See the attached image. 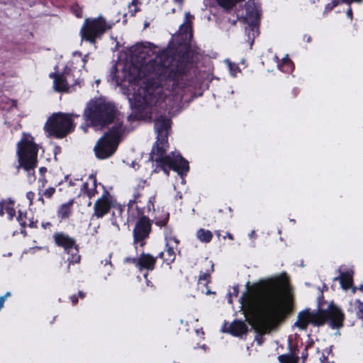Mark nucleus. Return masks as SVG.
<instances>
[{"label": "nucleus", "mask_w": 363, "mask_h": 363, "mask_svg": "<svg viewBox=\"0 0 363 363\" xmlns=\"http://www.w3.org/2000/svg\"><path fill=\"white\" fill-rule=\"evenodd\" d=\"M194 16L191 15L189 12H186L184 16V22L183 23H186L187 25H193V19Z\"/></svg>", "instance_id": "nucleus-41"}, {"label": "nucleus", "mask_w": 363, "mask_h": 363, "mask_svg": "<svg viewBox=\"0 0 363 363\" xmlns=\"http://www.w3.org/2000/svg\"><path fill=\"white\" fill-rule=\"evenodd\" d=\"M311 324L314 326H322L327 322L325 309H318L316 312H311Z\"/></svg>", "instance_id": "nucleus-23"}, {"label": "nucleus", "mask_w": 363, "mask_h": 363, "mask_svg": "<svg viewBox=\"0 0 363 363\" xmlns=\"http://www.w3.org/2000/svg\"><path fill=\"white\" fill-rule=\"evenodd\" d=\"M157 257H153L149 253L142 252L138 257H133L134 264L140 271H152L155 268Z\"/></svg>", "instance_id": "nucleus-17"}, {"label": "nucleus", "mask_w": 363, "mask_h": 363, "mask_svg": "<svg viewBox=\"0 0 363 363\" xmlns=\"http://www.w3.org/2000/svg\"><path fill=\"white\" fill-rule=\"evenodd\" d=\"M81 191L88 196V193L89 192V183L88 182H84L82 185V187H81Z\"/></svg>", "instance_id": "nucleus-45"}, {"label": "nucleus", "mask_w": 363, "mask_h": 363, "mask_svg": "<svg viewBox=\"0 0 363 363\" xmlns=\"http://www.w3.org/2000/svg\"><path fill=\"white\" fill-rule=\"evenodd\" d=\"M4 206L3 200L0 201V216H3L4 215Z\"/></svg>", "instance_id": "nucleus-52"}, {"label": "nucleus", "mask_w": 363, "mask_h": 363, "mask_svg": "<svg viewBox=\"0 0 363 363\" xmlns=\"http://www.w3.org/2000/svg\"><path fill=\"white\" fill-rule=\"evenodd\" d=\"M179 34L182 40L185 41V43H190L192 37V26L191 25H187L186 23H182L179 26Z\"/></svg>", "instance_id": "nucleus-26"}, {"label": "nucleus", "mask_w": 363, "mask_h": 363, "mask_svg": "<svg viewBox=\"0 0 363 363\" xmlns=\"http://www.w3.org/2000/svg\"><path fill=\"white\" fill-rule=\"evenodd\" d=\"M118 113L114 103L99 98L87 104L84 117L89 126L104 128L113 123Z\"/></svg>", "instance_id": "nucleus-3"}, {"label": "nucleus", "mask_w": 363, "mask_h": 363, "mask_svg": "<svg viewBox=\"0 0 363 363\" xmlns=\"http://www.w3.org/2000/svg\"><path fill=\"white\" fill-rule=\"evenodd\" d=\"M112 208L113 211L111 217V224L117 228H119L120 224L125 225L128 219H125V206L120 204H113Z\"/></svg>", "instance_id": "nucleus-18"}, {"label": "nucleus", "mask_w": 363, "mask_h": 363, "mask_svg": "<svg viewBox=\"0 0 363 363\" xmlns=\"http://www.w3.org/2000/svg\"><path fill=\"white\" fill-rule=\"evenodd\" d=\"M69 300L71 301L72 305L77 304V303L79 301L78 296L76 294H73V295L70 296H69Z\"/></svg>", "instance_id": "nucleus-48"}, {"label": "nucleus", "mask_w": 363, "mask_h": 363, "mask_svg": "<svg viewBox=\"0 0 363 363\" xmlns=\"http://www.w3.org/2000/svg\"><path fill=\"white\" fill-rule=\"evenodd\" d=\"M16 220H18L21 226L25 228L27 226V213L22 211L21 210H18Z\"/></svg>", "instance_id": "nucleus-37"}, {"label": "nucleus", "mask_w": 363, "mask_h": 363, "mask_svg": "<svg viewBox=\"0 0 363 363\" xmlns=\"http://www.w3.org/2000/svg\"><path fill=\"white\" fill-rule=\"evenodd\" d=\"M35 193H34V192H33V191H28V192L26 193V198H27V199H28V200L29 201V204H30V205H32V204H33V199H34V198H35Z\"/></svg>", "instance_id": "nucleus-44"}, {"label": "nucleus", "mask_w": 363, "mask_h": 363, "mask_svg": "<svg viewBox=\"0 0 363 363\" xmlns=\"http://www.w3.org/2000/svg\"><path fill=\"white\" fill-rule=\"evenodd\" d=\"M73 199L67 203L62 204L57 210V216L60 220H65L69 218L72 213Z\"/></svg>", "instance_id": "nucleus-24"}, {"label": "nucleus", "mask_w": 363, "mask_h": 363, "mask_svg": "<svg viewBox=\"0 0 363 363\" xmlns=\"http://www.w3.org/2000/svg\"><path fill=\"white\" fill-rule=\"evenodd\" d=\"M168 147L169 143L167 139L157 138L150 154V159L155 162L157 168H160L164 163V161L165 158L171 156V153L169 155L166 154Z\"/></svg>", "instance_id": "nucleus-11"}, {"label": "nucleus", "mask_w": 363, "mask_h": 363, "mask_svg": "<svg viewBox=\"0 0 363 363\" xmlns=\"http://www.w3.org/2000/svg\"><path fill=\"white\" fill-rule=\"evenodd\" d=\"M72 75L69 71H65L62 73L51 72L49 77L53 79L55 90L58 92H63L69 90V85H74L79 83L77 80L69 82V78Z\"/></svg>", "instance_id": "nucleus-13"}, {"label": "nucleus", "mask_w": 363, "mask_h": 363, "mask_svg": "<svg viewBox=\"0 0 363 363\" xmlns=\"http://www.w3.org/2000/svg\"><path fill=\"white\" fill-rule=\"evenodd\" d=\"M39 171L41 174H44L47 172V168L45 167H42L40 168Z\"/></svg>", "instance_id": "nucleus-60"}, {"label": "nucleus", "mask_w": 363, "mask_h": 363, "mask_svg": "<svg viewBox=\"0 0 363 363\" xmlns=\"http://www.w3.org/2000/svg\"><path fill=\"white\" fill-rule=\"evenodd\" d=\"M347 311L354 312L356 318L363 321V302L359 299H355L353 303H351L350 308H347Z\"/></svg>", "instance_id": "nucleus-28"}, {"label": "nucleus", "mask_w": 363, "mask_h": 363, "mask_svg": "<svg viewBox=\"0 0 363 363\" xmlns=\"http://www.w3.org/2000/svg\"><path fill=\"white\" fill-rule=\"evenodd\" d=\"M124 130L123 122L116 121L96 143L94 148L96 157L99 160H105L111 157L117 150Z\"/></svg>", "instance_id": "nucleus-4"}, {"label": "nucleus", "mask_w": 363, "mask_h": 363, "mask_svg": "<svg viewBox=\"0 0 363 363\" xmlns=\"http://www.w3.org/2000/svg\"><path fill=\"white\" fill-rule=\"evenodd\" d=\"M233 294L235 296H237L238 295V293H239V287H238V286H233Z\"/></svg>", "instance_id": "nucleus-57"}, {"label": "nucleus", "mask_w": 363, "mask_h": 363, "mask_svg": "<svg viewBox=\"0 0 363 363\" xmlns=\"http://www.w3.org/2000/svg\"><path fill=\"white\" fill-rule=\"evenodd\" d=\"M244 0H216L218 4L226 11L231 10L238 3Z\"/></svg>", "instance_id": "nucleus-36"}, {"label": "nucleus", "mask_w": 363, "mask_h": 363, "mask_svg": "<svg viewBox=\"0 0 363 363\" xmlns=\"http://www.w3.org/2000/svg\"><path fill=\"white\" fill-rule=\"evenodd\" d=\"M169 220V213L163 212L161 216H156L155 217V224L160 228H164L167 225Z\"/></svg>", "instance_id": "nucleus-34"}, {"label": "nucleus", "mask_w": 363, "mask_h": 363, "mask_svg": "<svg viewBox=\"0 0 363 363\" xmlns=\"http://www.w3.org/2000/svg\"><path fill=\"white\" fill-rule=\"evenodd\" d=\"M154 126L157 133V138L168 140L169 132L172 127L171 118L164 115H160L155 119Z\"/></svg>", "instance_id": "nucleus-16"}, {"label": "nucleus", "mask_w": 363, "mask_h": 363, "mask_svg": "<svg viewBox=\"0 0 363 363\" xmlns=\"http://www.w3.org/2000/svg\"><path fill=\"white\" fill-rule=\"evenodd\" d=\"M157 257V258H161L166 264L170 265L176 259L174 247L170 245V243L166 242L164 250L159 252Z\"/></svg>", "instance_id": "nucleus-21"}, {"label": "nucleus", "mask_w": 363, "mask_h": 363, "mask_svg": "<svg viewBox=\"0 0 363 363\" xmlns=\"http://www.w3.org/2000/svg\"><path fill=\"white\" fill-rule=\"evenodd\" d=\"M311 37L308 35H303V40L306 43H311Z\"/></svg>", "instance_id": "nucleus-55"}, {"label": "nucleus", "mask_w": 363, "mask_h": 363, "mask_svg": "<svg viewBox=\"0 0 363 363\" xmlns=\"http://www.w3.org/2000/svg\"><path fill=\"white\" fill-rule=\"evenodd\" d=\"M173 60L169 50H162L139 69L138 77L147 78V82L143 94L134 95L131 103L133 113L129 116L132 121L151 120L157 102L155 92L162 86V82H169L176 85L179 79L186 74V64L177 62L174 65Z\"/></svg>", "instance_id": "nucleus-2"}, {"label": "nucleus", "mask_w": 363, "mask_h": 363, "mask_svg": "<svg viewBox=\"0 0 363 363\" xmlns=\"http://www.w3.org/2000/svg\"><path fill=\"white\" fill-rule=\"evenodd\" d=\"M135 223L133 230V245L137 249L138 246L143 248L146 245V240L149 238L152 231V220L147 216L140 214Z\"/></svg>", "instance_id": "nucleus-9"}, {"label": "nucleus", "mask_w": 363, "mask_h": 363, "mask_svg": "<svg viewBox=\"0 0 363 363\" xmlns=\"http://www.w3.org/2000/svg\"><path fill=\"white\" fill-rule=\"evenodd\" d=\"M219 212L220 213H227L228 212V216L231 218L233 217V210L230 206H224L223 208L220 209Z\"/></svg>", "instance_id": "nucleus-43"}, {"label": "nucleus", "mask_w": 363, "mask_h": 363, "mask_svg": "<svg viewBox=\"0 0 363 363\" xmlns=\"http://www.w3.org/2000/svg\"><path fill=\"white\" fill-rule=\"evenodd\" d=\"M258 17L256 15L255 18L251 21L249 23L248 26L246 27V32L247 33L248 37L250 39H252V42L253 43L255 38L258 35Z\"/></svg>", "instance_id": "nucleus-29"}, {"label": "nucleus", "mask_w": 363, "mask_h": 363, "mask_svg": "<svg viewBox=\"0 0 363 363\" xmlns=\"http://www.w3.org/2000/svg\"><path fill=\"white\" fill-rule=\"evenodd\" d=\"M111 27L102 16L86 18L79 31L81 39L82 41L95 44Z\"/></svg>", "instance_id": "nucleus-7"}, {"label": "nucleus", "mask_w": 363, "mask_h": 363, "mask_svg": "<svg viewBox=\"0 0 363 363\" xmlns=\"http://www.w3.org/2000/svg\"><path fill=\"white\" fill-rule=\"evenodd\" d=\"M308 348H309V345H306L305 347L304 350L301 352V358L303 359V361H305L308 356Z\"/></svg>", "instance_id": "nucleus-47"}, {"label": "nucleus", "mask_w": 363, "mask_h": 363, "mask_svg": "<svg viewBox=\"0 0 363 363\" xmlns=\"http://www.w3.org/2000/svg\"><path fill=\"white\" fill-rule=\"evenodd\" d=\"M16 153L19 167L28 174L32 171L34 176V169L38 163V146L30 134H23L21 140L17 143Z\"/></svg>", "instance_id": "nucleus-5"}, {"label": "nucleus", "mask_w": 363, "mask_h": 363, "mask_svg": "<svg viewBox=\"0 0 363 363\" xmlns=\"http://www.w3.org/2000/svg\"><path fill=\"white\" fill-rule=\"evenodd\" d=\"M320 359L321 363H329L328 360V357L325 356L324 354H322Z\"/></svg>", "instance_id": "nucleus-53"}, {"label": "nucleus", "mask_w": 363, "mask_h": 363, "mask_svg": "<svg viewBox=\"0 0 363 363\" xmlns=\"http://www.w3.org/2000/svg\"><path fill=\"white\" fill-rule=\"evenodd\" d=\"M327 322L332 329H340L343 327L345 319L342 309L334 302H330L325 309Z\"/></svg>", "instance_id": "nucleus-12"}, {"label": "nucleus", "mask_w": 363, "mask_h": 363, "mask_svg": "<svg viewBox=\"0 0 363 363\" xmlns=\"http://www.w3.org/2000/svg\"><path fill=\"white\" fill-rule=\"evenodd\" d=\"M353 276L354 271L352 269L346 272H340V276L335 277L334 280H338L340 281L341 287L344 290H348L353 286Z\"/></svg>", "instance_id": "nucleus-20"}, {"label": "nucleus", "mask_w": 363, "mask_h": 363, "mask_svg": "<svg viewBox=\"0 0 363 363\" xmlns=\"http://www.w3.org/2000/svg\"><path fill=\"white\" fill-rule=\"evenodd\" d=\"M138 4V0H132V1L128 4V7L130 8L132 6H135L133 11H130V15L132 16H135V14L140 11V9L137 7V4Z\"/></svg>", "instance_id": "nucleus-40"}, {"label": "nucleus", "mask_w": 363, "mask_h": 363, "mask_svg": "<svg viewBox=\"0 0 363 363\" xmlns=\"http://www.w3.org/2000/svg\"><path fill=\"white\" fill-rule=\"evenodd\" d=\"M52 238L55 245L62 248L64 252L69 255L67 258L68 270L70 264L80 262L81 256L79 254V246L75 238L65 232H56L53 234Z\"/></svg>", "instance_id": "nucleus-8"}, {"label": "nucleus", "mask_w": 363, "mask_h": 363, "mask_svg": "<svg viewBox=\"0 0 363 363\" xmlns=\"http://www.w3.org/2000/svg\"><path fill=\"white\" fill-rule=\"evenodd\" d=\"M133 258L131 257H126L125 259H124V262L125 263H132L133 264Z\"/></svg>", "instance_id": "nucleus-61"}, {"label": "nucleus", "mask_w": 363, "mask_h": 363, "mask_svg": "<svg viewBox=\"0 0 363 363\" xmlns=\"http://www.w3.org/2000/svg\"><path fill=\"white\" fill-rule=\"evenodd\" d=\"M311 311L308 309L301 311L298 314L297 320L295 325L300 330H306L308 325L311 324Z\"/></svg>", "instance_id": "nucleus-22"}, {"label": "nucleus", "mask_w": 363, "mask_h": 363, "mask_svg": "<svg viewBox=\"0 0 363 363\" xmlns=\"http://www.w3.org/2000/svg\"><path fill=\"white\" fill-rule=\"evenodd\" d=\"M347 5H351L352 3H362L363 0H347Z\"/></svg>", "instance_id": "nucleus-56"}, {"label": "nucleus", "mask_w": 363, "mask_h": 363, "mask_svg": "<svg viewBox=\"0 0 363 363\" xmlns=\"http://www.w3.org/2000/svg\"><path fill=\"white\" fill-rule=\"evenodd\" d=\"M89 179L91 180L92 182V188H89V192L88 193V197L89 199L94 197L96 194H97V191H96V187H97V184H96V179L95 177L94 176H90L89 177Z\"/></svg>", "instance_id": "nucleus-39"}, {"label": "nucleus", "mask_w": 363, "mask_h": 363, "mask_svg": "<svg viewBox=\"0 0 363 363\" xmlns=\"http://www.w3.org/2000/svg\"><path fill=\"white\" fill-rule=\"evenodd\" d=\"M347 4V0H330V2H328L325 6V10L326 11H332L335 7L337 6L340 4Z\"/></svg>", "instance_id": "nucleus-38"}, {"label": "nucleus", "mask_w": 363, "mask_h": 363, "mask_svg": "<svg viewBox=\"0 0 363 363\" xmlns=\"http://www.w3.org/2000/svg\"><path fill=\"white\" fill-rule=\"evenodd\" d=\"M164 235L166 242L169 243L170 242L172 241L176 244V245L179 244V240L174 234L172 227L167 225L164 227Z\"/></svg>", "instance_id": "nucleus-33"}, {"label": "nucleus", "mask_w": 363, "mask_h": 363, "mask_svg": "<svg viewBox=\"0 0 363 363\" xmlns=\"http://www.w3.org/2000/svg\"><path fill=\"white\" fill-rule=\"evenodd\" d=\"M55 192V187H49L47 189H45V191L43 193V195L45 197H47L48 199H50L53 196Z\"/></svg>", "instance_id": "nucleus-42"}, {"label": "nucleus", "mask_w": 363, "mask_h": 363, "mask_svg": "<svg viewBox=\"0 0 363 363\" xmlns=\"http://www.w3.org/2000/svg\"><path fill=\"white\" fill-rule=\"evenodd\" d=\"M41 225L44 229H47L48 228L51 226V223L50 222L42 223Z\"/></svg>", "instance_id": "nucleus-58"}, {"label": "nucleus", "mask_w": 363, "mask_h": 363, "mask_svg": "<svg viewBox=\"0 0 363 363\" xmlns=\"http://www.w3.org/2000/svg\"><path fill=\"white\" fill-rule=\"evenodd\" d=\"M215 234L218 238L221 236L220 230H216Z\"/></svg>", "instance_id": "nucleus-62"}, {"label": "nucleus", "mask_w": 363, "mask_h": 363, "mask_svg": "<svg viewBox=\"0 0 363 363\" xmlns=\"http://www.w3.org/2000/svg\"><path fill=\"white\" fill-rule=\"evenodd\" d=\"M226 238H228L230 240H234V236L230 233H227L226 235L223 236V239H225Z\"/></svg>", "instance_id": "nucleus-54"}, {"label": "nucleus", "mask_w": 363, "mask_h": 363, "mask_svg": "<svg viewBox=\"0 0 363 363\" xmlns=\"http://www.w3.org/2000/svg\"><path fill=\"white\" fill-rule=\"evenodd\" d=\"M176 3L182 5L184 3V0H174Z\"/></svg>", "instance_id": "nucleus-63"}, {"label": "nucleus", "mask_w": 363, "mask_h": 363, "mask_svg": "<svg viewBox=\"0 0 363 363\" xmlns=\"http://www.w3.org/2000/svg\"><path fill=\"white\" fill-rule=\"evenodd\" d=\"M346 14H347V16L349 18H350L351 20L352 19L353 12H352V8H351L350 5H349V8L347 10Z\"/></svg>", "instance_id": "nucleus-50"}, {"label": "nucleus", "mask_w": 363, "mask_h": 363, "mask_svg": "<svg viewBox=\"0 0 363 363\" xmlns=\"http://www.w3.org/2000/svg\"><path fill=\"white\" fill-rule=\"evenodd\" d=\"M248 328L245 323L240 320H234L229 325L226 332L235 337H240L247 333Z\"/></svg>", "instance_id": "nucleus-19"}, {"label": "nucleus", "mask_w": 363, "mask_h": 363, "mask_svg": "<svg viewBox=\"0 0 363 363\" xmlns=\"http://www.w3.org/2000/svg\"><path fill=\"white\" fill-rule=\"evenodd\" d=\"M196 238L202 242L208 243L212 240L213 233L209 230L200 228L196 232Z\"/></svg>", "instance_id": "nucleus-32"}, {"label": "nucleus", "mask_w": 363, "mask_h": 363, "mask_svg": "<svg viewBox=\"0 0 363 363\" xmlns=\"http://www.w3.org/2000/svg\"><path fill=\"white\" fill-rule=\"evenodd\" d=\"M358 289L363 292V284L359 286Z\"/></svg>", "instance_id": "nucleus-64"}, {"label": "nucleus", "mask_w": 363, "mask_h": 363, "mask_svg": "<svg viewBox=\"0 0 363 363\" xmlns=\"http://www.w3.org/2000/svg\"><path fill=\"white\" fill-rule=\"evenodd\" d=\"M186 44L185 48L179 52V57L182 62L191 64L193 62L194 51L191 48L189 43H186Z\"/></svg>", "instance_id": "nucleus-25"}, {"label": "nucleus", "mask_w": 363, "mask_h": 363, "mask_svg": "<svg viewBox=\"0 0 363 363\" xmlns=\"http://www.w3.org/2000/svg\"><path fill=\"white\" fill-rule=\"evenodd\" d=\"M4 210L8 215V219L11 220L16 216V210L14 208V201L11 199H3Z\"/></svg>", "instance_id": "nucleus-31"}, {"label": "nucleus", "mask_w": 363, "mask_h": 363, "mask_svg": "<svg viewBox=\"0 0 363 363\" xmlns=\"http://www.w3.org/2000/svg\"><path fill=\"white\" fill-rule=\"evenodd\" d=\"M10 296H11V293L10 292H6L5 294V295H4L2 296H0V311L3 308L4 303L5 301H6V298Z\"/></svg>", "instance_id": "nucleus-46"}, {"label": "nucleus", "mask_w": 363, "mask_h": 363, "mask_svg": "<svg viewBox=\"0 0 363 363\" xmlns=\"http://www.w3.org/2000/svg\"><path fill=\"white\" fill-rule=\"evenodd\" d=\"M38 220H30L29 223H27V225H28L31 228H38Z\"/></svg>", "instance_id": "nucleus-49"}, {"label": "nucleus", "mask_w": 363, "mask_h": 363, "mask_svg": "<svg viewBox=\"0 0 363 363\" xmlns=\"http://www.w3.org/2000/svg\"><path fill=\"white\" fill-rule=\"evenodd\" d=\"M278 67L281 72L287 74L292 72L294 69V64L287 55L281 60V63L278 64Z\"/></svg>", "instance_id": "nucleus-30"}, {"label": "nucleus", "mask_w": 363, "mask_h": 363, "mask_svg": "<svg viewBox=\"0 0 363 363\" xmlns=\"http://www.w3.org/2000/svg\"><path fill=\"white\" fill-rule=\"evenodd\" d=\"M86 294L84 292L82 291H79L78 292V294H77V296H78V298H84L85 297Z\"/></svg>", "instance_id": "nucleus-59"}, {"label": "nucleus", "mask_w": 363, "mask_h": 363, "mask_svg": "<svg viewBox=\"0 0 363 363\" xmlns=\"http://www.w3.org/2000/svg\"><path fill=\"white\" fill-rule=\"evenodd\" d=\"M211 282V272H200L199 280H198V284L201 285L203 284L206 287L205 294L206 295H211V294H216V292H213L211 291V289L208 287V284Z\"/></svg>", "instance_id": "nucleus-27"}, {"label": "nucleus", "mask_w": 363, "mask_h": 363, "mask_svg": "<svg viewBox=\"0 0 363 363\" xmlns=\"http://www.w3.org/2000/svg\"><path fill=\"white\" fill-rule=\"evenodd\" d=\"M113 206V200L109 193L104 191L101 196L99 198L94 205L93 216L101 218L109 213Z\"/></svg>", "instance_id": "nucleus-14"}, {"label": "nucleus", "mask_w": 363, "mask_h": 363, "mask_svg": "<svg viewBox=\"0 0 363 363\" xmlns=\"http://www.w3.org/2000/svg\"><path fill=\"white\" fill-rule=\"evenodd\" d=\"M280 363H298V357L294 354H284L278 357Z\"/></svg>", "instance_id": "nucleus-35"}, {"label": "nucleus", "mask_w": 363, "mask_h": 363, "mask_svg": "<svg viewBox=\"0 0 363 363\" xmlns=\"http://www.w3.org/2000/svg\"><path fill=\"white\" fill-rule=\"evenodd\" d=\"M299 89L298 88H294L291 91V95H292V97L293 98H295L298 96V94H299Z\"/></svg>", "instance_id": "nucleus-51"}, {"label": "nucleus", "mask_w": 363, "mask_h": 363, "mask_svg": "<svg viewBox=\"0 0 363 363\" xmlns=\"http://www.w3.org/2000/svg\"><path fill=\"white\" fill-rule=\"evenodd\" d=\"M289 290V280L283 276L255 284L241 296L245 315L257 320L258 345L263 343L264 335L277 330L291 313V306L285 298Z\"/></svg>", "instance_id": "nucleus-1"}, {"label": "nucleus", "mask_w": 363, "mask_h": 363, "mask_svg": "<svg viewBox=\"0 0 363 363\" xmlns=\"http://www.w3.org/2000/svg\"><path fill=\"white\" fill-rule=\"evenodd\" d=\"M73 117L78 116L62 112L54 113L48 117L44 130L55 138H64L74 130Z\"/></svg>", "instance_id": "nucleus-6"}, {"label": "nucleus", "mask_w": 363, "mask_h": 363, "mask_svg": "<svg viewBox=\"0 0 363 363\" xmlns=\"http://www.w3.org/2000/svg\"><path fill=\"white\" fill-rule=\"evenodd\" d=\"M145 184V180H140L138 185L134 188L133 198L129 201L127 209L128 217L131 219H135L143 213V211L138 208L136 203L138 202V199L142 196V193Z\"/></svg>", "instance_id": "nucleus-15"}, {"label": "nucleus", "mask_w": 363, "mask_h": 363, "mask_svg": "<svg viewBox=\"0 0 363 363\" xmlns=\"http://www.w3.org/2000/svg\"><path fill=\"white\" fill-rule=\"evenodd\" d=\"M164 162L160 169L167 175L169 174V170L172 169L183 177L186 176L189 171V162L180 153L171 152V156L166 157Z\"/></svg>", "instance_id": "nucleus-10"}]
</instances>
